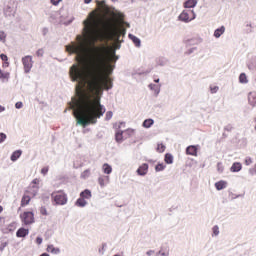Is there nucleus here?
Masks as SVG:
<instances>
[{"instance_id": "c85d7f7f", "label": "nucleus", "mask_w": 256, "mask_h": 256, "mask_svg": "<svg viewBox=\"0 0 256 256\" xmlns=\"http://www.w3.org/2000/svg\"><path fill=\"white\" fill-rule=\"evenodd\" d=\"M239 81L240 83H247L248 82L247 75L245 73H241L239 76Z\"/></svg>"}, {"instance_id": "dca6fc26", "label": "nucleus", "mask_w": 256, "mask_h": 256, "mask_svg": "<svg viewBox=\"0 0 256 256\" xmlns=\"http://www.w3.org/2000/svg\"><path fill=\"white\" fill-rule=\"evenodd\" d=\"M223 33H225V26L216 29L214 32V37H216V39H219V37H221Z\"/></svg>"}, {"instance_id": "aec40b11", "label": "nucleus", "mask_w": 256, "mask_h": 256, "mask_svg": "<svg viewBox=\"0 0 256 256\" xmlns=\"http://www.w3.org/2000/svg\"><path fill=\"white\" fill-rule=\"evenodd\" d=\"M22 153L23 152L21 150L14 151L11 155V161H17V159H19V157H21Z\"/></svg>"}, {"instance_id": "2eb2a0df", "label": "nucleus", "mask_w": 256, "mask_h": 256, "mask_svg": "<svg viewBox=\"0 0 256 256\" xmlns=\"http://www.w3.org/2000/svg\"><path fill=\"white\" fill-rule=\"evenodd\" d=\"M197 5V0H187L184 3V7L186 9H193V7H195Z\"/></svg>"}, {"instance_id": "6e6552de", "label": "nucleus", "mask_w": 256, "mask_h": 256, "mask_svg": "<svg viewBox=\"0 0 256 256\" xmlns=\"http://www.w3.org/2000/svg\"><path fill=\"white\" fill-rule=\"evenodd\" d=\"M136 173L140 176H145L147 173H149V164L144 163L137 169Z\"/></svg>"}, {"instance_id": "f03ea898", "label": "nucleus", "mask_w": 256, "mask_h": 256, "mask_svg": "<svg viewBox=\"0 0 256 256\" xmlns=\"http://www.w3.org/2000/svg\"><path fill=\"white\" fill-rule=\"evenodd\" d=\"M84 25V37L87 45H95L99 39V27L102 25V37L109 41H116L119 43V39L125 37L127 30L123 26H117L111 19H107L103 22L101 15L94 10L89 13Z\"/></svg>"}, {"instance_id": "cd10ccee", "label": "nucleus", "mask_w": 256, "mask_h": 256, "mask_svg": "<svg viewBox=\"0 0 256 256\" xmlns=\"http://www.w3.org/2000/svg\"><path fill=\"white\" fill-rule=\"evenodd\" d=\"M88 177H91V170L90 169L84 170L81 174L82 179H88Z\"/></svg>"}, {"instance_id": "4468645a", "label": "nucleus", "mask_w": 256, "mask_h": 256, "mask_svg": "<svg viewBox=\"0 0 256 256\" xmlns=\"http://www.w3.org/2000/svg\"><path fill=\"white\" fill-rule=\"evenodd\" d=\"M215 187L217 191H221L222 189H225L227 187V182L224 180H220L215 183Z\"/></svg>"}, {"instance_id": "473e14b6", "label": "nucleus", "mask_w": 256, "mask_h": 256, "mask_svg": "<svg viewBox=\"0 0 256 256\" xmlns=\"http://www.w3.org/2000/svg\"><path fill=\"white\" fill-rule=\"evenodd\" d=\"M158 153L165 152V146L163 144H158L157 149Z\"/></svg>"}, {"instance_id": "393cba45", "label": "nucleus", "mask_w": 256, "mask_h": 256, "mask_svg": "<svg viewBox=\"0 0 256 256\" xmlns=\"http://www.w3.org/2000/svg\"><path fill=\"white\" fill-rule=\"evenodd\" d=\"M123 133H124V139H128V137H133V135H135V130L127 129Z\"/></svg>"}, {"instance_id": "4c0bfd02", "label": "nucleus", "mask_w": 256, "mask_h": 256, "mask_svg": "<svg viewBox=\"0 0 256 256\" xmlns=\"http://www.w3.org/2000/svg\"><path fill=\"white\" fill-rule=\"evenodd\" d=\"M251 163H253V159L251 157H246L245 165H251Z\"/></svg>"}, {"instance_id": "a211bd4d", "label": "nucleus", "mask_w": 256, "mask_h": 256, "mask_svg": "<svg viewBox=\"0 0 256 256\" xmlns=\"http://www.w3.org/2000/svg\"><path fill=\"white\" fill-rule=\"evenodd\" d=\"M102 169L106 175H111V173L113 172V168L107 163L103 165Z\"/></svg>"}, {"instance_id": "09e8293b", "label": "nucleus", "mask_w": 256, "mask_h": 256, "mask_svg": "<svg viewBox=\"0 0 256 256\" xmlns=\"http://www.w3.org/2000/svg\"><path fill=\"white\" fill-rule=\"evenodd\" d=\"M39 179H37V178H35L33 181H32V183L34 184V185H39Z\"/></svg>"}, {"instance_id": "a18cd8bd", "label": "nucleus", "mask_w": 256, "mask_h": 256, "mask_svg": "<svg viewBox=\"0 0 256 256\" xmlns=\"http://www.w3.org/2000/svg\"><path fill=\"white\" fill-rule=\"evenodd\" d=\"M52 5H59L61 3V0H51Z\"/></svg>"}, {"instance_id": "f257e3e1", "label": "nucleus", "mask_w": 256, "mask_h": 256, "mask_svg": "<svg viewBox=\"0 0 256 256\" xmlns=\"http://www.w3.org/2000/svg\"><path fill=\"white\" fill-rule=\"evenodd\" d=\"M66 51L76 53V61L79 63L70 67L71 81H78L79 85H86V90L77 85V98L72 99L76 123L81 127L95 125L97 119H101L105 115V107L101 105L103 91L113 89V78H110L111 73H113V66L106 63L109 50L105 46L93 47L94 57L90 66L87 65L89 47L85 43L68 45Z\"/></svg>"}, {"instance_id": "6ab92c4d", "label": "nucleus", "mask_w": 256, "mask_h": 256, "mask_svg": "<svg viewBox=\"0 0 256 256\" xmlns=\"http://www.w3.org/2000/svg\"><path fill=\"white\" fill-rule=\"evenodd\" d=\"M248 101H249L250 105H252L253 107H255V106H256V94L249 93V95H248Z\"/></svg>"}, {"instance_id": "6e6d98bb", "label": "nucleus", "mask_w": 256, "mask_h": 256, "mask_svg": "<svg viewBox=\"0 0 256 256\" xmlns=\"http://www.w3.org/2000/svg\"><path fill=\"white\" fill-rule=\"evenodd\" d=\"M0 213H3V206L0 205Z\"/></svg>"}, {"instance_id": "72a5a7b5", "label": "nucleus", "mask_w": 256, "mask_h": 256, "mask_svg": "<svg viewBox=\"0 0 256 256\" xmlns=\"http://www.w3.org/2000/svg\"><path fill=\"white\" fill-rule=\"evenodd\" d=\"M159 256H169V251L168 250H160L158 252Z\"/></svg>"}, {"instance_id": "412c9836", "label": "nucleus", "mask_w": 256, "mask_h": 256, "mask_svg": "<svg viewBox=\"0 0 256 256\" xmlns=\"http://www.w3.org/2000/svg\"><path fill=\"white\" fill-rule=\"evenodd\" d=\"M85 205H87V200L80 196L76 201V207H85Z\"/></svg>"}, {"instance_id": "0eeeda50", "label": "nucleus", "mask_w": 256, "mask_h": 256, "mask_svg": "<svg viewBox=\"0 0 256 256\" xmlns=\"http://www.w3.org/2000/svg\"><path fill=\"white\" fill-rule=\"evenodd\" d=\"M22 65L24 67L25 73H29L31 69L33 68V57L31 56H25L22 58Z\"/></svg>"}, {"instance_id": "5701e85b", "label": "nucleus", "mask_w": 256, "mask_h": 256, "mask_svg": "<svg viewBox=\"0 0 256 256\" xmlns=\"http://www.w3.org/2000/svg\"><path fill=\"white\" fill-rule=\"evenodd\" d=\"M115 139H116L117 143H121L123 141V139H125V134L121 131H118L115 135Z\"/></svg>"}, {"instance_id": "f704fd0d", "label": "nucleus", "mask_w": 256, "mask_h": 256, "mask_svg": "<svg viewBox=\"0 0 256 256\" xmlns=\"http://www.w3.org/2000/svg\"><path fill=\"white\" fill-rule=\"evenodd\" d=\"M212 231H213V235L215 236L219 235V226H214L212 228Z\"/></svg>"}, {"instance_id": "603ef678", "label": "nucleus", "mask_w": 256, "mask_h": 256, "mask_svg": "<svg viewBox=\"0 0 256 256\" xmlns=\"http://www.w3.org/2000/svg\"><path fill=\"white\" fill-rule=\"evenodd\" d=\"M154 87H157V85H155V84H150V85H149V88H150V89H153Z\"/></svg>"}, {"instance_id": "79ce46f5", "label": "nucleus", "mask_w": 256, "mask_h": 256, "mask_svg": "<svg viewBox=\"0 0 256 256\" xmlns=\"http://www.w3.org/2000/svg\"><path fill=\"white\" fill-rule=\"evenodd\" d=\"M16 109H22L23 108V102H17L15 104Z\"/></svg>"}, {"instance_id": "37998d69", "label": "nucleus", "mask_w": 256, "mask_h": 256, "mask_svg": "<svg viewBox=\"0 0 256 256\" xmlns=\"http://www.w3.org/2000/svg\"><path fill=\"white\" fill-rule=\"evenodd\" d=\"M97 5L103 9L105 7V1H97Z\"/></svg>"}, {"instance_id": "13d9d810", "label": "nucleus", "mask_w": 256, "mask_h": 256, "mask_svg": "<svg viewBox=\"0 0 256 256\" xmlns=\"http://www.w3.org/2000/svg\"><path fill=\"white\" fill-rule=\"evenodd\" d=\"M155 81V83H159V79H156V80H154Z\"/></svg>"}, {"instance_id": "39448f33", "label": "nucleus", "mask_w": 256, "mask_h": 256, "mask_svg": "<svg viewBox=\"0 0 256 256\" xmlns=\"http://www.w3.org/2000/svg\"><path fill=\"white\" fill-rule=\"evenodd\" d=\"M20 219L24 225H33L35 223V214L31 211H25L20 214Z\"/></svg>"}, {"instance_id": "8fccbe9b", "label": "nucleus", "mask_w": 256, "mask_h": 256, "mask_svg": "<svg viewBox=\"0 0 256 256\" xmlns=\"http://www.w3.org/2000/svg\"><path fill=\"white\" fill-rule=\"evenodd\" d=\"M3 111H5V107L0 105V113H3Z\"/></svg>"}, {"instance_id": "5fc2aeb1", "label": "nucleus", "mask_w": 256, "mask_h": 256, "mask_svg": "<svg viewBox=\"0 0 256 256\" xmlns=\"http://www.w3.org/2000/svg\"><path fill=\"white\" fill-rule=\"evenodd\" d=\"M147 255H153V250L148 251Z\"/></svg>"}, {"instance_id": "864d4df0", "label": "nucleus", "mask_w": 256, "mask_h": 256, "mask_svg": "<svg viewBox=\"0 0 256 256\" xmlns=\"http://www.w3.org/2000/svg\"><path fill=\"white\" fill-rule=\"evenodd\" d=\"M91 1H93V0H84V3L89 4V3H91Z\"/></svg>"}, {"instance_id": "9d476101", "label": "nucleus", "mask_w": 256, "mask_h": 256, "mask_svg": "<svg viewBox=\"0 0 256 256\" xmlns=\"http://www.w3.org/2000/svg\"><path fill=\"white\" fill-rule=\"evenodd\" d=\"M187 155H192L193 157H197V147L196 146H188L186 149Z\"/></svg>"}, {"instance_id": "ea45409f", "label": "nucleus", "mask_w": 256, "mask_h": 256, "mask_svg": "<svg viewBox=\"0 0 256 256\" xmlns=\"http://www.w3.org/2000/svg\"><path fill=\"white\" fill-rule=\"evenodd\" d=\"M112 117H113V112L108 111V112L106 113V119H107V121H109V119H111Z\"/></svg>"}, {"instance_id": "c9c22d12", "label": "nucleus", "mask_w": 256, "mask_h": 256, "mask_svg": "<svg viewBox=\"0 0 256 256\" xmlns=\"http://www.w3.org/2000/svg\"><path fill=\"white\" fill-rule=\"evenodd\" d=\"M210 91L211 93H217V91H219V86H211Z\"/></svg>"}, {"instance_id": "c756f323", "label": "nucleus", "mask_w": 256, "mask_h": 256, "mask_svg": "<svg viewBox=\"0 0 256 256\" xmlns=\"http://www.w3.org/2000/svg\"><path fill=\"white\" fill-rule=\"evenodd\" d=\"M165 167H166L165 164L160 163V164L156 165L155 171H157V172L163 171L165 169Z\"/></svg>"}, {"instance_id": "de8ad7c7", "label": "nucleus", "mask_w": 256, "mask_h": 256, "mask_svg": "<svg viewBox=\"0 0 256 256\" xmlns=\"http://www.w3.org/2000/svg\"><path fill=\"white\" fill-rule=\"evenodd\" d=\"M5 37H6V36H5V33L2 32V33L0 34V41H5Z\"/></svg>"}, {"instance_id": "bf43d9fd", "label": "nucleus", "mask_w": 256, "mask_h": 256, "mask_svg": "<svg viewBox=\"0 0 256 256\" xmlns=\"http://www.w3.org/2000/svg\"><path fill=\"white\" fill-rule=\"evenodd\" d=\"M103 249H105V245L102 246V251H103Z\"/></svg>"}, {"instance_id": "49530a36", "label": "nucleus", "mask_w": 256, "mask_h": 256, "mask_svg": "<svg viewBox=\"0 0 256 256\" xmlns=\"http://www.w3.org/2000/svg\"><path fill=\"white\" fill-rule=\"evenodd\" d=\"M0 58L2 59V61H7L8 60L7 55H5V54H1Z\"/></svg>"}, {"instance_id": "bb28decb", "label": "nucleus", "mask_w": 256, "mask_h": 256, "mask_svg": "<svg viewBox=\"0 0 256 256\" xmlns=\"http://www.w3.org/2000/svg\"><path fill=\"white\" fill-rule=\"evenodd\" d=\"M164 161H165V163H167L168 165H171V163H173V155L167 153V154L165 155Z\"/></svg>"}, {"instance_id": "58836bf2", "label": "nucleus", "mask_w": 256, "mask_h": 256, "mask_svg": "<svg viewBox=\"0 0 256 256\" xmlns=\"http://www.w3.org/2000/svg\"><path fill=\"white\" fill-rule=\"evenodd\" d=\"M41 173H42V175H47V173H49V167L42 168Z\"/></svg>"}, {"instance_id": "f8f14e48", "label": "nucleus", "mask_w": 256, "mask_h": 256, "mask_svg": "<svg viewBox=\"0 0 256 256\" xmlns=\"http://www.w3.org/2000/svg\"><path fill=\"white\" fill-rule=\"evenodd\" d=\"M98 183H99L100 187H105V185H107V183H109V176H100L98 178Z\"/></svg>"}, {"instance_id": "4d7b16f0", "label": "nucleus", "mask_w": 256, "mask_h": 256, "mask_svg": "<svg viewBox=\"0 0 256 256\" xmlns=\"http://www.w3.org/2000/svg\"><path fill=\"white\" fill-rule=\"evenodd\" d=\"M40 256H49V254L43 253V254H41Z\"/></svg>"}, {"instance_id": "7c9ffc66", "label": "nucleus", "mask_w": 256, "mask_h": 256, "mask_svg": "<svg viewBox=\"0 0 256 256\" xmlns=\"http://www.w3.org/2000/svg\"><path fill=\"white\" fill-rule=\"evenodd\" d=\"M217 171H218V173H223V171H224L223 163H221V162L217 163Z\"/></svg>"}, {"instance_id": "1a4fd4ad", "label": "nucleus", "mask_w": 256, "mask_h": 256, "mask_svg": "<svg viewBox=\"0 0 256 256\" xmlns=\"http://www.w3.org/2000/svg\"><path fill=\"white\" fill-rule=\"evenodd\" d=\"M241 169H243V166L241 165V163L235 162L232 164L230 171L232 173H239V171H241Z\"/></svg>"}, {"instance_id": "a878e982", "label": "nucleus", "mask_w": 256, "mask_h": 256, "mask_svg": "<svg viewBox=\"0 0 256 256\" xmlns=\"http://www.w3.org/2000/svg\"><path fill=\"white\" fill-rule=\"evenodd\" d=\"M47 251H48V253H54V255H57L60 253L59 248H55V247H53V245H49L47 247Z\"/></svg>"}, {"instance_id": "20e7f679", "label": "nucleus", "mask_w": 256, "mask_h": 256, "mask_svg": "<svg viewBox=\"0 0 256 256\" xmlns=\"http://www.w3.org/2000/svg\"><path fill=\"white\" fill-rule=\"evenodd\" d=\"M52 201H54L55 205H67V195L62 190L53 192L51 194Z\"/></svg>"}, {"instance_id": "ddd939ff", "label": "nucleus", "mask_w": 256, "mask_h": 256, "mask_svg": "<svg viewBox=\"0 0 256 256\" xmlns=\"http://www.w3.org/2000/svg\"><path fill=\"white\" fill-rule=\"evenodd\" d=\"M29 235V229L20 228L16 232V237H27Z\"/></svg>"}, {"instance_id": "c03bdc74", "label": "nucleus", "mask_w": 256, "mask_h": 256, "mask_svg": "<svg viewBox=\"0 0 256 256\" xmlns=\"http://www.w3.org/2000/svg\"><path fill=\"white\" fill-rule=\"evenodd\" d=\"M36 243H37V245H41V243H43V238L37 237L36 238Z\"/></svg>"}, {"instance_id": "f3484780", "label": "nucleus", "mask_w": 256, "mask_h": 256, "mask_svg": "<svg viewBox=\"0 0 256 256\" xmlns=\"http://www.w3.org/2000/svg\"><path fill=\"white\" fill-rule=\"evenodd\" d=\"M80 197H82L84 200L85 199H91V197H92L91 190L86 189V190L82 191L80 193Z\"/></svg>"}, {"instance_id": "4be33fe9", "label": "nucleus", "mask_w": 256, "mask_h": 256, "mask_svg": "<svg viewBox=\"0 0 256 256\" xmlns=\"http://www.w3.org/2000/svg\"><path fill=\"white\" fill-rule=\"evenodd\" d=\"M10 74L9 72H5L3 70H0V79L2 81H9Z\"/></svg>"}, {"instance_id": "e433bc0d", "label": "nucleus", "mask_w": 256, "mask_h": 256, "mask_svg": "<svg viewBox=\"0 0 256 256\" xmlns=\"http://www.w3.org/2000/svg\"><path fill=\"white\" fill-rule=\"evenodd\" d=\"M7 139V135L5 133H0V143H3Z\"/></svg>"}, {"instance_id": "b1692460", "label": "nucleus", "mask_w": 256, "mask_h": 256, "mask_svg": "<svg viewBox=\"0 0 256 256\" xmlns=\"http://www.w3.org/2000/svg\"><path fill=\"white\" fill-rule=\"evenodd\" d=\"M153 123H155V121L153 120V119H146L144 122H143V127L145 128V129H149L152 125H153Z\"/></svg>"}, {"instance_id": "a19ab883", "label": "nucleus", "mask_w": 256, "mask_h": 256, "mask_svg": "<svg viewBox=\"0 0 256 256\" xmlns=\"http://www.w3.org/2000/svg\"><path fill=\"white\" fill-rule=\"evenodd\" d=\"M43 53H44L43 49H39V50L36 52V55H37V57H43Z\"/></svg>"}, {"instance_id": "9b49d317", "label": "nucleus", "mask_w": 256, "mask_h": 256, "mask_svg": "<svg viewBox=\"0 0 256 256\" xmlns=\"http://www.w3.org/2000/svg\"><path fill=\"white\" fill-rule=\"evenodd\" d=\"M128 37L129 39H131L136 47H141V40L137 36L129 34Z\"/></svg>"}, {"instance_id": "7ed1b4c3", "label": "nucleus", "mask_w": 256, "mask_h": 256, "mask_svg": "<svg viewBox=\"0 0 256 256\" xmlns=\"http://www.w3.org/2000/svg\"><path fill=\"white\" fill-rule=\"evenodd\" d=\"M39 191V187L38 186H32L29 187L21 200V207H27V205H29V203L31 202V199H33V197H35L37 195V192Z\"/></svg>"}, {"instance_id": "2f4dec72", "label": "nucleus", "mask_w": 256, "mask_h": 256, "mask_svg": "<svg viewBox=\"0 0 256 256\" xmlns=\"http://www.w3.org/2000/svg\"><path fill=\"white\" fill-rule=\"evenodd\" d=\"M40 213H41V215H44L45 217H47V215H49V212H47V208H45V206H42L40 208Z\"/></svg>"}, {"instance_id": "3c124183", "label": "nucleus", "mask_w": 256, "mask_h": 256, "mask_svg": "<svg viewBox=\"0 0 256 256\" xmlns=\"http://www.w3.org/2000/svg\"><path fill=\"white\" fill-rule=\"evenodd\" d=\"M3 67H9V62H4Z\"/></svg>"}, {"instance_id": "423d86ee", "label": "nucleus", "mask_w": 256, "mask_h": 256, "mask_svg": "<svg viewBox=\"0 0 256 256\" xmlns=\"http://www.w3.org/2000/svg\"><path fill=\"white\" fill-rule=\"evenodd\" d=\"M180 21H183L184 23H189V21H193L195 19V11L193 10H184L179 15Z\"/></svg>"}, {"instance_id": "052dcab7", "label": "nucleus", "mask_w": 256, "mask_h": 256, "mask_svg": "<svg viewBox=\"0 0 256 256\" xmlns=\"http://www.w3.org/2000/svg\"><path fill=\"white\" fill-rule=\"evenodd\" d=\"M254 121H256V117L254 118Z\"/></svg>"}]
</instances>
